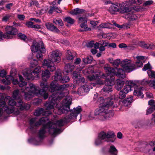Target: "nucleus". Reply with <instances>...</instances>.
I'll use <instances>...</instances> for the list:
<instances>
[{
	"label": "nucleus",
	"mask_w": 155,
	"mask_h": 155,
	"mask_svg": "<svg viewBox=\"0 0 155 155\" xmlns=\"http://www.w3.org/2000/svg\"><path fill=\"white\" fill-rule=\"evenodd\" d=\"M21 88L19 90L17 89L15 90L13 94V97L15 99L21 100L22 97Z\"/></svg>",
	"instance_id": "c85d7f7f"
},
{
	"label": "nucleus",
	"mask_w": 155,
	"mask_h": 155,
	"mask_svg": "<svg viewBox=\"0 0 155 155\" xmlns=\"http://www.w3.org/2000/svg\"><path fill=\"white\" fill-rule=\"evenodd\" d=\"M25 89L24 87L21 88V95L25 100L28 101L32 98L35 95L29 91H27Z\"/></svg>",
	"instance_id": "aec40b11"
},
{
	"label": "nucleus",
	"mask_w": 155,
	"mask_h": 155,
	"mask_svg": "<svg viewBox=\"0 0 155 155\" xmlns=\"http://www.w3.org/2000/svg\"><path fill=\"white\" fill-rule=\"evenodd\" d=\"M74 68V65L70 64H66L65 66V71L66 73L71 72Z\"/></svg>",
	"instance_id": "473e14b6"
},
{
	"label": "nucleus",
	"mask_w": 155,
	"mask_h": 155,
	"mask_svg": "<svg viewBox=\"0 0 155 155\" xmlns=\"http://www.w3.org/2000/svg\"><path fill=\"white\" fill-rule=\"evenodd\" d=\"M13 78L11 76H7L6 77V80H3V81L4 82H5L4 81H5L6 82V84H10L11 81H12Z\"/></svg>",
	"instance_id": "de8ad7c7"
},
{
	"label": "nucleus",
	"mask_w": 155,
	"mask_h": 155,
	"mask_svg": "<svg viewBox=\"0 0 155 155\" xmlns=\"http://www.w3.org/2000/svg\"><path fill=\"white\" fill-rule=\"evenodd\" d=\"M104 70L106 74H101L102 78H105L107 76H110L116 75L119 78H124L125 77L124 70L121 68H116L115 69L112 68L107 64H106L104 67Z\"/></svg>",
	"instance_id": "0eeeda50"
},
{
	"label": "nucleus",
	"mask_w": 155,
	"mask_h": 155,
	"mask_svg": "<svg viewBox=\"0 0 155 155\" xmlns=\"http://www.w3.org/2000/svg\"><path fill=\"white\" fill-rule=\"evenodd\" d=\"M109 152L110 155H117L118 151L114 146H110Z\"/></svg>",
	"instance_id": "c9c22d12"
},
{
	"label": "nucleus",
	"mask_w": 155,
	"mask_h": 155,
	"mask_svg": "<svg viewBox=\"0 0 155 155\" xmlns=\"http://www.w3.org/2000/svg\"><path fill=\"white\" fill-rule=\"evenodd\" d=\"M88 79L90 81H98L100 78H101V74H96L93 75H89L88 76Z\"/></svg>",
	"instance_id": "7c9ffc66"
},
{
	"label": "nucleus",
	"mask_w": 155,
	"mask_h": 155,
	"mask_svg": "<svg viewBox=\"0 0 155 155\" xmlns=\"http://www.w3.org/2000/svg\"><path fill=\"white\" fill-rule=\"evenodd\" d=\"M61 98L56 97L54 95H50L49 97V101L47 102L45 104L46 109L50 110L54 108V107L57 108L58 112V114H61L70 110V106L71 104L72 98L69 96H67L62 102L61 105L59 107L58 104Z\"/></svg>",
	"instance_id": "f03ea898"
},
{
	"label": "nucleus",
	"mask_w": 155,
	"mask_h": 155,
	"mask_svg": "<svg viewBox=\"0 0 155 155\" xmlns=\"http://www.w3.org/2000/svg\"><path fill=\"white\" fill-rule=\"evenodd\" d=\"M85 79L82 76H80L78 78H77L76 80L74 81V82H75L77 84H82L84 83Z\"/></svg>",
	"instance_id": "79ce46f5"
},
{
	"label": "nucleus",
	"mask_w": 155,
	"mask_h": 155,
	"mask_svg": "<svg viewBox=\"0 0 155 155\" xmlns=\"http://www.w3.org/2000/svg\"><path fill=\"white\" fill-rule=\"evenodd\" d=\"M106 99L109 101L103 103L100 108L97 109L95 110L94 115L91 113L89 115V118L90 120L95 118L94 115L97 116L99 120L102 121L107 120L113 116L114 111L112 110L108 111V110L109 107L112 106L114 103L109 97Z\"/></svg>",
	"instance_id": "7ed1b4c3"
},
{
	"label": "nucleus",
	"mask_w": 155,
	"mask_h": 155,
	"mask_svg": "<svg viewBox=\"0 0 155 155\" xmlns=\"http://www.w3.org/2000/svg\"><path fill=\"white\" fill-rule=\"evenodd\" d=\"M126 94L122 90L120 91L118 95V98L121 99L125 98L126 97Z\"/></svg>",
	"instance_id": "a18cd8bd"
},
{
	"label": "nucleus",
	"mask_w": 155,
	"mask_h": 155,
	"mask_svg": "<svg viewBox=\"0 0 155 155\" xmlns=\"http://www.w3.org/2000/svg\"><path fill=\"white\" fill-rule=\"evenodd\" d=\"M61 53L58 50L53 51L51 52V55L49 57V60H44L43 61V67H46L48 69H49L51 72L54 71L55 69L53 63L55 62L59 63L61 61Z\"/></svg>",
	"instance_id": "39448f33"
},
{
	"label": "nucleus",
	"mask_w": 155,
	"mask_h": 155,
	"mask_svg": "<svg viewBox=\"0 0 155 155\" xmlns=\"http://www.w3.org/2000/svg\"><path fill=\"white\" fill-rule=\"evenodd\" d=\"M53 22L57 25L62 26L63 25V22L62 20L60 19H54Z\"/></svg>",
	"instance_id": "c03bdc74"
},
{
	"label": "nucleus",
	"mask_w": 155,
	"mask_h": 155,
	"mask_svg": "<svg viewBox=\"0 0 155 155\" xmlns=\"http://www.w3.org/2000/svg\"><path fill=\"white\" fill-rule=\"evenodd\" d=\"M108 23H103L99 25L98 27L101 28H109Z\"/></svg>",
	"instance_id": "5fc2aeb1"
},
{
	"label": "nucleus",
	"mask_w": 155,
	"mask_h": 155,
	"mask_svg": "<svg viewBox=\"0 0 155 155\" xmlns=\"http://www.w3.org/2000/svg\"><path fill=\"white\" fill-rule=\"evenodd\" d=\"M133 98V97L132 96H131L129 97H127L125 100H123V103L125 106H128L132 102Z\"/></svg>",
	"instance_id": "72a5a7b5"
},
{
	"label": "nucleus",
	"mask_w": 155,
	"mask_h": 155,
	"mask_svg": "<svg viewBox=\"0 0 155 155\" xmlns=\"http://www.w3.org/2000/svg\"><path fill=\"white\" fill-rule=\"evenodd\" d=\"M82 110L81 106H78L76 108H74L73 110H70V114L68 116H66L63 120L60 119L58 120L54 124L51 122L52 125L51 129L53 131L52 134L55 136L57 134L60 133L61 132V129L57 128V127H61L64 125V122L69 121L71 120L76 119L77 116Z\"/></svg>",
	"instance_id": "20e7f679"
},
{
	"label": "nucleus",
	"mask_w": 155,
	"mask_h": 155,
	"mask_svg": "<svg viewBox=\"0 0 155 155\" xmlns=\"http://www.w3.org/2000/svg\"><path fill=\"white\" fill-rule=\"evenodd\" d=\"M132 89L131 88L130 86L128 85H127L125 86L124 87V88L122 90L124 91L126 94L129 91L132 90Z\"/></svg>",
	"instance_id": "3c124183"
},
{
	"label": "nucleus",
	"mask_w": 155,
	"mask_h": 155,
	"mask_svg": "<svg viewBox=\"0 0 155 155\" xmlns=\"http://www.w3.org/2000/svg\"><path fill=\"white\" fill-rule=\"evenodd\" d=\"M116 139V135L114 132L102 131L99 134L98 137L95 140V143L96 145H98L102 144L104 141L109 143H113Z\"/></svg>",
	"instance_id": "423d86ee"
},
{
	"label": "nucleus",
	"mask_w": 155,
	"mask_h": 155,
	"mask_svg": "<svg viewBox=\"0 0 155 155\" xmlns=\"http://www.w3.org/2000/svg\"><path fill=\"white\" fill-rule=\"evenodd\" d=\"M45 25L47 28L50 31L57 33L60 31L59 30L51 23H47Z\"/></svg>",
	"instance_id": "a878e982"
},
{
	"label": "nucleus",
	"mask_w": 155,
	"mask_h": 155,
	"mask_svg": "<svg viewBox=\"0 0 155 155\" xmlns=\"http://www.w3.org/2000/svg\"><path fill=\"white\" fill-rule=\"evenodd\" d=\"M11 16L8 14L4 16L2 18V20L3 21L6 22L9 19Z\"/></svg>",
	"instance_id": "052dcab7"
},
{
	"label": "nucleus",
	"mask_w": 155,
	"mask_h": 155,
	"mask_svg": "<svg viewBox=\"0 0 155 155\" xmlns=\"http://www.w3.org/2000/svg\"><path fill=\"white\" fill-rule=\"evenodd\" d=\"M124 81L122 80H120L119 79H117V84L122 87H123L124 84Z\"/></svg>",
	"instance_id": "680f3d73"
},
{
	"label": "nucleus",
	"mask_w": 155,
	"mask_h": 155,
	"mask_svg": "<svg viewBox=\"0 0 155 155\" xmlns=\"http://www.w3.org/2000/svg\"><path fill=\"white\" fill-rule=\"evenodd\" d=\"M155 110V107H150L146 111V114L148 115L152 113Z\"/></svg>",
	"instance_id": "864d4df0"
},
{
	"label": "nucleus",
	"mask_w": 155,
	"mask_h": 155,
	"mask_svg": "<svg viewBox=\"0 0 155 155\" xmlns=\"http://www.w3.org/2000/svg\"><path fill=\"white\" fill-rule=\"evenodd\" d=\"M47 119V117H42L38 121L36 117L31 118L29 121L30 129H33L35 127L39 126L41 124L45 123Z\"/></svg>",
	"instance_id": "2eb2a0df"
},
{
	"label": "nucleus",
	"mask_w": 155,
	"mask_h": 155,
	"mask_svg": "<svg viewBox=\"0 0 155 155\" xmlns=\"http://www.w3.org/2000/svg\"><path fill=\"white\" fill-rule=\"evenodd\" d=\"M38 64V61L36 60H34L31 63L30 67L31 68H34Z\"/></svg>",
	"instance_id": "4d7b16f0"
},
{
	"label": "nucleus",
	"mask_w": 155,
	"mask_h": 155,
	"mask_svg": "<svg viewBox=\"0 0 155 155\" xmlns=\"http://www.w3.org/2000/svg\"><path fill=\"white\" fill-rule=\"evenodd\" d=\"M120 5H121L120 4L117 3H113L109 8L108 11L111 14H116L117 12H120L122 10L121 9L120 10Z\"/></svg>",
	"instance_id": "a211bd4d"
},
{
	"label": "nucleus",
	"mask_w": 155,
	"mask_h": 155,
	"mask_svg": "<svg viewBox=\"0 0 155 155\" xmlns=\"http://www.w3.org/2000/svg\"><path fill=\"white\" fill-rule=\"evenodd\" d=\"M81 69H77L76 71H74L72 74L73 78L74 79V81L76 80V79L78 78L80 76V71H81Z\"/></svg>",
	"instance_id": "e433bc0d"
},
{
	"label": "nucleus",
	"mask_w": 155,
	"mask_h": 155,
	"mask_svg": "<svg viewBox=\"0 0 155 155\" xmlns=\"http://www.w3.org/2000/svg\"><path fill=\"white\" fill-rule=\"evenodd\" d=\"M152 68L150 64L148 63L145 64L142 69V70L143 71H145L147 70H151Z\"/></svg>",
	"instance_id": "8fccbe9b"
},
{
	"label": "nucleus",
	"mask_w": 155,
	"mask_h": 155,
	"mask_svg": "<svg viewBox=\"0 0 155 155\" xmlns=\"http://www.w3.org/2000/svg\"><path fill=\"white\" fill-rule=\"evenodd\" d=\"M148 104L151 107H155V102L153 100H151L149 101L148 102Z\"/></svg>",
	"instance_id": "69168bd1"
},
{
	"label": "nucleus",
	"mask_w": 155,
	"mask_h": 155,
	"mask_svg": "<svg viewBox=\"0 0 155 155\" xmlns=\"http://www.w3.org/2000/svg\"><path fill=\"white\" fill-rule=\"evenodd\" d=\"M121 66L126 72H130L135 70L137 67H140L143 65L142 61L138 60L136 63V64L132 63L131 61L128 59L123 60L121 62Z\"/></svg>",
	"instance_id": "1a4fd4ad"
},
{
	"label": "nucleus",
	"mask_w": 155,
	"mask_h": 155,
	"mask_svg": "<svg viewBox=\"0 0 155 155\" xmlns=\"http://www.w3.org/2000/svg\"><path fill=\"white\" fill-rule=\"evenodd\" d=\"M48 89L49 91L53 93L51 95L54 94L55 97L62 98L65 95V92H63L61 85H59L56 81H53L49 86L48 85Z\"/></svg>",
	"instance_id": "6e6552de"
},
{
	"label": "nucleus",
	"mask_w": 155,
	"mask_h": 155,
	"mask_svg": "<svg viewBox=\"0 0 155 155\" xmlns=\"http://www.w3.org/2000/svg\"><path fill=\"white\" fill-rule=\"evenodd\" d=\"M142 88L143 87L140 86L134 87V95L135 96L140 97L141 98H143L144 96L142 92Z\"/></svg>",
	"instance_id": "4be33fe9"
},
{
	"label": "nucleus",
	"mask_w": 155,
	"mask_h": 155,
	"mask_svg": "<svg viewBox=\"0 0 155 155\" xmlns=\"http://www.w3.org/2000/svg\"><path fill=\"white\" fill-rule=\"evenodd\" d=\"M40 69L41 67L38 66L33 71L30 69L25 70L23 72V74L26 80H32L34 79L35 74H38L40 71Z\"/></svg>",
	"instance_id": "4468645a"
},
{
	"label": "nucleus",
	"mask_w": 155,
	"mask_h": 155,
	"mask_svg": "<svg viewBox=\"0 0 155 155\" xmlns=\"http://www.w3.org/2000/svg\"><path fill=\"white\" fill-rule=\"evenodd\" d=\"M64 20L65 22H67L71 25L73 24L74 22V20L70 17L64 18Z\"/></svg>",
	"instance_id": "a19ab883"
},
{
	"label": "nucleus",
	"mask_w": 155,
	"mask_h": 155,
	"mask_svg": "<svg viewBox=\"0 0 155 155\" xmlns=\"http://www.w3.org/2000/svg\"><path fill=\"white\" fill-rule=\"evenodd\" d=\"M51 122L49 121L45 124L43 125L42 127L40 129L38 133V137L40 139H42L45 137V134L46 133V129H48V131L50 134L53 136H54L52 134L53 131L51 129Z\"/></svg>",
	"instance_id": "ddd939ff"
},
{
	"label": "nucleus",
	"mask_w": 155,
	"mask_h": 155,
	"mask_svg": "<svg viewBox=\"0 0 155 155\" xmlns=\"http://www.w3.org/2000/svg\"><path fill=\"white\" fill-rule=\"evenodd\" d=\"M19 81H18V79L14 78L12 79V81L14 84H18L20 87L22 88L26 84L27 82L23 81V78L21 76L19 75Z\"/></svg>",
	"instance_id": "412c9836"
},
{
	"label": "nucleus",
	"mask_w": 155,
	"mask_h": 155,
	"mask_svg": "<svg viewBox=\"0 0 155 155\" xmlns=\"http://www.w3.org/2000/svg\"><path fill=\"white\" fill-rule=\"evenodd\" d=\"M70 80L69 77L67 76H63L62 77L61 80V82L62 83H65L68 82Z\"/></svg>",
	"instance_id": "09e8293b"
},
{
	"label": "nucleus",
	"mask_w": 155,
	"mask_h": 155,
	"mask_svg": "<svg viewBox=\"0 0 155 155\" xmlns=\"http://www.w3.org/2000/svg\"><path fill=\"white\" fill-rule=\"evenodd\" d=\"M5 31L6 32L4 34L0 31V41L3 39V38L7 39L12 38L14 35H16L18 30L12 26H7L5 27Z\"/></svg>",
	"instance_id": "9b49d317"
},
{
	"label": "nucleus",
	"mask_w": 155,
	"mask_h": 155,
	"mask_svg": "<svg viewBox=\"0 0 155 155\" xmlns=\"http://www.w3.org/2000/svg\"><path fill=\"white\" fill-rule=\"evenodd\" d=\"M62 74L59 71L55 72L54 76V79L55 81H59L61 82V80L62 78Z\"/></svg>",
	"instance_id": "f704fd0d"
},
{
	"label": "nucleus",
	"mask_w": 155,
	"mask_h": 155,
	"mask_svg": "<svg viewBox=\"0 0 155 155\" xmlns=\"http://www.w3.org/2000/svg\"><path fill=\"white\" fill-rule=\"evenodd\" d=\"M120 60L119 59H117L114 60L112 64L113 66L114 67H117L120 64Z\"/></svg>",
	"instance_id": "603ef678"
},
{
	"label": "nucleus",
	"mask_w": 155,
	"mask_h": 155,
	"mask_svg": "<svg viewBox=\"0 0 155 155\" xmlns=\"http://www.w3.org/2000/svg\"><path fill=\"white\" fill-rule=\"evenodd\" d=\"M23 87L27 91H29L34 95L36 94L37 93L36 91L38 90L37 87L32 83H29L28 84H27Z\"/></svg>",
	"instance_id": "6ab92c4d"
},
{
	"label": "nucleus",
	"mask_w": 155,
	"mask_h": 155,
	"mask_svg": "<svg viewBox=\"0 0 155 155\" xmlns=\"http://www.w3.org/2000/svg\"><path fill=\"white\" fill-rule=\"evenodd\" d=\"M127 85L130 86L131 89L134 86L135 87H137L136 86V84L134 82L132 81H128Z\"/></svg>",
	"instance_id": "6e6d98bb"
},
{
	"label": "nucleus",
	"mask_w": 155,
	"mask_h": 155,
	"mask_svg": "<svg viewBox=\"0 0 155 155\" xmlns=\"http://www.w3.org/2000/svg\"><path fill=\"white\" fill-rule=\"evenodd\" d=\"M134 144L137 145H155V141H152L148 143L147 142L140 140L135 142Z\"/></svg>",
	"instance_id": "c756f323"
},
{
	"label": "nucleus",
	"mask_w": 155,
	"mask_h": 155,
	"mask_svg": "<svg viewBox=\"0 0 155 155\" xmlns=\"http://www.w3.org/2000/svg\"><path fill=\"white\" fill-rule=\"evenodd\" d=\"M105 86L102 88V91L109 93L112 91V86L114 84V81L112 79H107L105 82Z\"/></svg>",
	"instance_id": "f3484780"
},
{
	"label": "nucleus",
	"mask_w": 155,
	"mask_h": 155,
	"mask_svg": "<svg viewBox=\"0 0 155 155\" xmlns=\"http://www.w3.org/2000/svg\"><path fill=\"white\" fill-rule=\"evenodd\" d=\"M85 12V10H84L77 8L71 11L70 13L73 15H76L79 14L84 13Z\"/></svg>",
	"instance_id": "2f4dec72"
},
{
	"label": "nucleus",
	"mask_w": 155,
	"mask_h": 155,
	"mask_svg": "<svg viewBox=\"0 0 155 155\" xmlns=\"http://www.w3.org/2000/svg\"><path fill=\"white\" fill-rule=\"evenodd\" d=\"M81 61V59L79 58H77L74 61V65H78L80 64Z\"/></svg>",
	"instance_id": "774afa93"
},
{
	"label": "nucleus",
	"mask_w": 155,
	"mask_h": 155,
	"mask_svg": "<svg viewBox=\"0 0 155 155\" xmlns=\"http://www.w3.org/2000/svg\"><path fill=\"white\" fill-rule=\"evenodd\" d=\"M17 36L20 39L25 41L28 40V38L26 36L25 34L21 33H18Z\"/></svg>",
	"instance_id": "ea45409f"
},
{
	"label": "nucleus",
	"mask_w": 155,
	"mask_h": 155,
	"mask_svg": "<svg viewBox=\"0 0 155 155\" xmlns=\"http://www.w3.org/2000/svg\"><path fill=\"white\" fill-rule=\"evenodd\" d=\"M92 58L91 56H87L83 59V61L85 64H90L92 62Z\"/></svg>",
	"instance_id": "58836bf2"
},
{
	"label": "nucleus",
	"mask_w": 155,
	"mask_h": 155,
	"mask_svg": "<svg viewBox=\"0 0 155 155\" xmlns=\"http://www.w3.org/2000/svg\"><path fill=\"white\" fill-rule=\"evenodd\" d=\"M79 23H87V18L85 17H80L78 19Z\"/></svg>",
	"instance_id": "13d9d810"
},
{
	"label": "nucleus",
	"mask_w": 155,
	"mask_h": 155,
	"mask_svg": "<svg viewBox=\"0 0 155 155\" xmlns=\"http://www.w3.org/2000/svg\"><path fill=\"white\" fill-rule=\"evenodd\" d=\"M76 55L77 54L73 51L68 50L66 54V58L68 60L72 61Z\"/></svg>",
	"instance_id": "393cba45"
},
{
	"label": "nucleus",
	"mask_w": 155,
	"mask_h": 155,
	"mask_svg": "<svg viewBox=\"0 0 155 155\" xmlns=\"http://www.w3.org/2000/svg\"><path fill=\"white\" fill-rule=\"evenodd\" d=\"M31 48L32 52H35L39 51L37 53L36 57L39 60H41L42 59L43 55L42 53H45L46 50L42 41H40L38 42L36 45L33 43Z\"/></svg>",
	"instance_id": "9d476101"
},
{
	"label": "nucleus",
	"mask_w": 155,
	"mask_h": 155,
	"mask_svg": "<svg viewBox=\"0 0 155 155\" xmlns=\"http://www.w3.org/2000/svg\"><path fill=\"white\" fill-rule=\"evenodd\" d=\"M155 48V45L152 43L148 44L147 49H154Z\"/></svg>",
	"instance_id": "0e129e2a"
},
{
	"label": "nucleus",
	"mask_w": 155,
	"mask_h": 155,
	"mask_svg": "<svg viewBox=\"0 0 155 155\" xmlns=\"http://www.w3.org/2000/svg\"><path fill=\"white\" fill-rule=\"evenodd\" d=\"M138 10L139 9H137L136 7H133V8L124 7L123 8V10L120 11V12L121 13H127V17L129 18V20L130 21H134L137 18L134 12L138 11Z\"/></svg>",
	"instance_id": "f8f14e48"
},
{
	"label": "nucleus",
	"mask_w": 155,
	"mask_h": 155,
	"mask_svg": "<svg viewBox=\"0 0 155 155\" xmlns=\"http://www.w3.org/2000/svg\"><path fill=\"white\" fill-rule=\"evenodd\" d=\"M139 45L141 47L147 49L148 44H146L144 42H140Z\"/></svg>",
	"instance_id": "e2e57ef3"
},
{
	"label": "nucleus",
	"mask_w": 155,
	"mask_h": 155,
	"mask_svg": "<svg viewBox=\"0 0 155 155\" xmlns=\"http://www.w3.org/2000/svg\"><path fill=\"white\" fill-rule=\"evenodd\" d=\"M90 90V88L87 85H84L83 86L79 88L78 90V94L82 95V94L87 93Z\"/></svg>",
	"instance_id": "bb28decb"
},
{
	"label": "nucleus",
	"mask_w": 155,
	"mask_h": 155,
	"mask_svg": "<svg viewBox=\"0 0 155 155\" xmlns=\"http://www.w3.org/2000/svg\"><path fill=\"white\" fill-rule=\"evenodd\" d=\"M141 84L148 85L150 87H152L155 89V80H147V79H144L142 82Z\"/></svg>",
	"instance_id": "cd10ccee"
},
{
	"label": "nucleus",
	"mask_w": 155,
	"mask_h": 155,
	"mask_svg": "<svg viewBox=\"0 0 155 155\" xmlns=\"http://www.w3.org/2000/svg\"><path fill=\"white\" fill-rule=\"evenodd\" d=\"M131 3H134L137 5H140L142 3L141 0H130Z\"/></svg>",
	"instance_id": "bf43d9fd"
},
{
	"label": "nucleus",
	"mask_w": 155,
	"mask_h": 155,
	"mask_svg": "<svg viewBox=\"0 0 155 155\" xmlns=\"http://www.w3.org/2000/svg\"><path fill=\"white\" fill-rule=\"evenodd\" d=\"M9 99L8 101V106L6 105V103L2 101L4 96L1 93H0V116L2 115V113L5 112L8 114L14 113L16 115L19 114L21 111L24 110H28L30 107L29 104L25 103L21 100L16 102L14 100L10 98V96L7 97Z\"/></svg>",
	"instance_id": "f257e3e1"
},
{
	"label": "nucleus",
	"mask_w": 155,
	"mask_h": 155,
	"mask_svg": "<svg viewBox=\"0 0 155 155\" xmlns=\"http://www.w3.org/2000/svg\"><path fill=\"white\" fill-rule=\"evenodd\" d=\"M40 85L42 89L40 90L38 89L37 91V93L36 95L42 96L43 97L44 99L46 100L48 98V93L46 92L48 87V83L46 82L43 83L41 82Z\"/></svg>",
	"instance_id": "dca6fc26"
},
{
	"label": "nucleus",
	"mask_w": 155,
	"mask_h": 155,
	"mask_svg": "<svg viewBox=\"0 0 155 155\" xmlns=\"http://www.w3.org/2000/svg\"><path fill=\"white\" fill-rule=\"evenodd\" d=\"M44 109L43 108H39L35 110L34 113V115L35 116H39L44 113Z\"/></svg>",
	"instance_id": "37998d69"
},
{
	"label": "nucleus",
	"mask_w": 155,
	"mask_h": 155,
	"mask_svg": "<svg viewBox=\"0 0 155 155\" xmlns=\"http://www.w3.org/2000/svg\"><path fill=\"white\" fill-rule=\"evenodd\" d=\"M152 118L151 120V122L150 124L152 125H155V112L152 114Z\"/></svg>",
	"instance_id": "338daca9"
},
{
	"label": "nucleus",
	"mask_w": 155,
	"mask_h": 155,
	"mask_svg": "<svg viewBox=\"0 0 155 155\" xmlns=\"http://www.w3.org/2000/svg\"><path fill=\"white\" fill-rule=\"evenodd\" d=\"M61 87H62L63 92H65V96L68 94V91L67 89L68 88L70 89H73L74 88V85L72 83L64 84L61 85Z\"/></svg>",
	"instance_id": "b1692460"
},
{
	"label": "nucleus",
	"mask_w": 155,
	"mask_h": 155,
	"mask_svg": "<svg viewBox=\"0 0 155 155\" xmlns=\"http://www.w3.org/2000/svg\"><path fill=\"white\" fill-rule=\"evenodd\" d=\"M47 69L48 70L43 71L42 72V81L41 82L43 83L46 82L47 83V80L50 77L51 73L48 71H51L49 69H48V68Z\"/></svg>",
	"instance_id": "5701e85b"
},
{
	"label": "nucleus",
	"mask_w": 155,
	"mask_h": 155,
	"mask_svg": "<svg viewBox=\"0 0 155 155\" xmlns=\"http://www.w3.org/2000/svg\"><path fill=\"white\" fill-rule=\"evenodd\" d=\"M94 72V68L92 66L88 67L83 71V73L85 74L92 73Z\"/></svg>",
	"instance_id": "4c0bfd02"
},
{
	"label": "nucleus",
	"mask_w": 155,
	"mask_h": 155,
	"mask_svg": "<svg viewBox=\"0 0 155 155\" xmlns=\"http://www.w3.org/2000/svg\"><path fill=\"white\" fill-rule=\"evenodd\" d=\"M147 73L150 78H155V71L151 70H148Z\"/></svg>",
	"instance_id": "49530a36"
}]
</instances>
